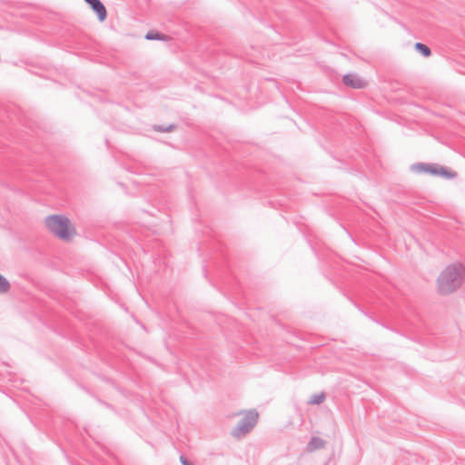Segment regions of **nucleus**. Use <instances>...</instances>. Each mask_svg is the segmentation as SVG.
<instances>
[{"instance_id":"7","label":"nucleus","mask_w":465,"mask_h":465,"mask_svg":"<svg viewBox=\"0 0 465 465\" xmlns=\"http://www.w3.org/2000/svg\"><path fill=\"white\" fill-rule=\"evenodd\" d=\"M325 400V395L323 392H318V393H315L313 395H312L309 399H308V403L309 404H312V405H318V404H321Z\"/></svg>"},{"instance_id":"3","label":"nucleus","mask_w":465,"mask_h":465,"mask_svg":"<svg viewBox=\"0 0 465 465\" xmlns=\"http://www.w3.org/2000/svg\"><path fill=\"white\" fill-rule=\"evenodd\" d=\"M411 171L416 174H430L432 176H440L444 179H453L457 173L450 169L444 168L438 164L416 163L411 166Z\"/></svg>"},{"instance_id":"1","label":"nucleus","mask_w":465,"mask_h":465,"mask_svg":"<svg viewBox=\"0 0 465 465\" xmlns=\"http://www.w3.org/2000/svg\"><path fill=\"white\" fill-rule=\"evenodd\" d=\"M465 282V267L461 263H451L446 266L440 273L436 285L441 295H448L456 292Z\"/></svg>"},{"instance_id":"9","label":"nucleus","mask_w":465,"mask_h":465,"mask_svg":"<svg viewBox=\"0 0 465 465\" xmlns=\"http://www.w3.org/2000/svg\"><path fill=\"white\" fill-rule=\"evenodd\" d=\"M10 289L9 282L0 274V292H6Z\"/></svg>"},{"instance_id":"6","label":"nucleus","mask_w":465,"mask_h":465,"mask_svg":"<svg viewBox=\"0 0 465 465\" xmlns=\"http://www.w3.org/2000/svg\"><path fill=\"white\" fill-rule=\"evenodd\" d=\"M84 2L96 14L97 18L100 22L105 20L107 16V11L101 0H84Z\"/></svg>"},{"instance_id":"11","label":"nucleus","mask_w":465,"mask_h":465,"mask_svg":"<svg viewBox=\"0 0 465 465\" xmlns=\"http://www.w3.org/2000/svg\"><path fill=\"white\" fill-rule=\"evenodd\" d=\"M180 461L183 465H194L193 463L190 462L187 459L184 457H180Z\"/></svg>"},{"instance_id":"5","label":"nucleus","mask_w":465,"mask_h":465,"mask_svg":"<svg viewBox=\"0 0 465 465\" xmlns=\"http://www.w3.org/2000/svg\"><path fill=\"white\" fill-rule=\"evenodd\" d=\"M342 82L346 86L355 89H361L367 85L366 81L355 74H345L342 78Z\"/></svg>"},{"instance_id":"2","label":"nucleus","mask_w":465,"mask_h":465,"mask_svg":"<svg viewBox=\"0 0 465 465\" xmlns=\"http://www.w3.org/2000/svg\"><path fill=\"white\" fill-rule=\"evenodd\" d=\"M46 230L64 242L72 241L76 235V229L70 219L62 214L49 215L45 219Z\"/></svg>"},{"instance_id":"4","label":"nucleus","mask_w":465,"mask_h":465,"mask_svg":"<svg viewBox=\"0 0 465 465\" xmlns=\"http://www.w3.org/2000/svg\"><path fill=\"white\" fill-rule=\"evenodd\" d=\"M241 420L232 429V434L235 438L246 435L257 423L259 414L255 410L242 411L239 413Z\"/></svg>"},{"instance_id":"8","label":"nucleus","mask_w":465,"mask_h":465,"mask_svg":"<svg viewBox=\"0 0 465 465\" xmlns=\"http://www.w3.org/2000/svg\"><path fill=\"white\" fill-rule=\"evenodd\" d=\"M415 48H416V50H418L419 52H420V53L422 54V55H423V56H425V57H427V56H430V48H429L427 45H423V44H421V43H417V44L415 45Z\"/></svg>"},{"instance_id":"10","label":"nucleus","mask_w":465,"mask_h":465,"mask_svg":"<svg viewBox=\"0 0 465 465\" xmlns=\"http://www.w3.org/2000/svg\"><path fill=\"white\" fill-rule=\"evenodd\" d=\"M146 39H149V40H162L163 39V35H160L159 33L157 32H149L145 35L144 36Z\"/></svg>"}]
</instances>
